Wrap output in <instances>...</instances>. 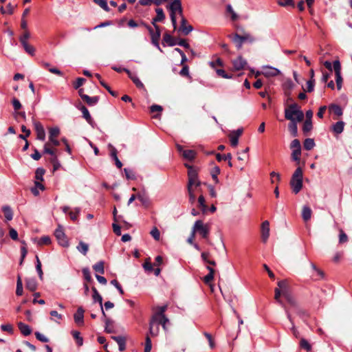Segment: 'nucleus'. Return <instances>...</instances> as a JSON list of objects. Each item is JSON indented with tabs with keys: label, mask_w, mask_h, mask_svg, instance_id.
<instances>
[{
	"label": "nucleus",
	"mask_w": 352,
	"mask_h": 352,
	"mask_svg": "<svg viewBox=\"0 0 352 352\" xmlns=\"http://www.w3.org/2000/svg\"><path fill=\"white\" fill-rule=\"evenodd\" d=\"M304 113L296 102L290 104L285 109V118L290 121H295L296 123L304 119Z\"/></svg>",
	"instance_id": "f257e3e1"
},
{
	"label": "nucleus",
	"mask_w": 352,
	"mask_h": 352,
	"mask_svg": "<svg viewBox=\"0 0 352 352\" xmlns=\"http://www.w3.org/2000/svg\"><path fill=\"white\" fill-rule=\"evenodd\" d=\"M231 39L238 50L241 49L245 43L252 45L256 41L254 36L248 32H245L243 35L236 33L231 37Z\"/></svg>",
	"instance_id": "f03ea898"
},
{
	"label": "nucleus",
	"mask_w": 352,
	"mask_h": 352,
	"mask_svg": "<svg viewBox=\"0 0 352 352\" xmlns=\"http://www.w3.org/2000/svg\"><path fill=\"white\" fill-rule=\"evenodd\" d=\"M303 173L301 167H298L293 173L291 180L290 186L293 192L295 194L298 193L302 188Z\"/></svg>",
	"instance_id": "7ed1b4c3"
},
{
	"label": "nucleus",
	"mask_w": 352,
	"mask_h": 352,
	"mask_svg": "<svg viewBox=\"0 0 352 352\" xmlns=\"http://www.w3.org/2000/svg\"><path fill=\"white\" fill-rule=\"evenodd\" d=\"M194 232H198L203 239H208L210 234L208 225L204 224L201 220H197L192 227Z\"/></svg>",
	"instance_id": "20e7f679"
},
{
	"label": "nucleus",
	"mask_w": 352,
	"mask_h": 352,
	"mask_svg": "<svg viewBox=\"0 0 352 352\" xmlns=\"http://www.w3.org/2000/svg\"><path fill=\"white\" fill-rule=\"evenodd\" d=\"M54 236L56 238L58 243L60 246L63 248L69 247V243L67 236L65 234L64 229L62 226H58V228L54 231Z\"/></svg>",
	"instance_id": "39448f33"
},
{
	"label": "nucleus",
	"mask_w": 352,
	"mask_h": 352,
	"mask_svg": "<svg viewBox=\"0 0 352 352\" xmlns=\"http://www.w3.org/2000/svg\"><path fill=\"white\" fill-rule=\"evenodd\" d=\"M333 70L335 71L336 74V82L337 89L340 90L342 85V77L341 75V64L338 59L335 60L333 62Z\"/></svg>",
	"instance_id": "423d86ee"
},
{
	"label": "nucleus",
	"mask_w": 352,
	"mask_h": 352,
	"mask_svg": "<svg viewBox=\"0 0 352 352\" xmlns=\"http://www.w3.org/2000/svg\"><path fill=\"white\" fill-rule=\"evenodd\" d=\"M160 330L159 324L157 323V318L155 316H153L149 322V330L148 333L152 336H156L158 335Z\"/></svg>",
	"instance_id": "0eeeda50"
},
{
	"label": "nucleus",
	"mask_w": 352,
	"mask_h": 352,
	"mask_svg": "<svg viewBox=\"0 0 352 352\" xmlns=\"http://www.w3.org/2000/svg\"><path fill=\"white\" fill-rule=\"evenodd\" d=\"M188 182L187 186H192L198 179V172L195 167H189V170H188Z\"/></svg>",
	"instance_id": "6e6552de"
},
{
	"label": "nucleus",
	"mask_w": 352,
	"mask_h": 352,
	"mask_svg": "<svg viewBox=\"0 0 352 352\" xmlns=\"http://www.w3.org/2000/svg\"><path fill=\"white\" fill-rule=\"evenodd\" d=\"M232 63L234 70L236 71L243 69L248 64L247 60L243 58L242 56H239L236 59L232 60Z\"/></svg>",
	"instance_id": "1a4fd4ad"
},
{
	"label": "nucleus",
	"mask_w": 352,
	"mask_h": 352,
	"mask_svg": "<svg viewBox=\"0 0 352 352\" xmlns=\"http://www.w3.org/2000/svg\"><path fill=\"white\" fill-rule=\"evenodd\" d=\"M34 129L36 133V138L41 141L45 140V132L42 124L39 122H34Z\"/></svg>",
	"instance_id": "9d476101"
},
{
	"label": "nucleus",
	"mask_w": 352,
	"mask_h": 352,
	"mask_svg": "<svg viewBox=\"0 0 352 352\" xmlns=\"http://www.w3.org/2000/svg\"><path fill=\"white\" fill-rule=\"evenodd\" d=\"M84 312H85V310L82 308V307H79L77 309L76 312L74 315V322L78 325L84 324Z\"/></svg>",
	"instance_id": "9b49d317"
},
{
	"label": "nucleus",
	"mask_w": 352,
	"mask_h": 352,
	"mask_svg": "<svg viewBox=\"0 0 352 352\" xmlns=\"http://www.w3.org/2000/svg\"><path fill=\"white\" fill-rule=\"evenodd\" d=\"M124 72L128 74L130 79L133 81V82L135 85V86L139 89H142L144 87V84L139 79L135 74L132 73L129 69H123Z\"/></svg>",
	"instance_id": "f8f14e48"
},
{
	"label": "nucleus",
	"mask_w": 352,
	"mask_h": 352,
	"mask_svg": "<svg viewBox=\"0 0 352 352\" xmlns=\"http://www.w3.org/2000/svg\"><path fill=\"white\" fill-rule=\"evenodd\" d=\"M270 236V223L268 221H265L261 225V238L262 241L265 243Z\"/></svg>",
	"instance_id": "ddd939ff"
},
{
	"label": "nucleus",
	"mask_w": 352,
	"mask_h": 352,
	"mask_svg": "<svg viewBox=\"0 0 352 352\" xmlns=\"http://www.w3.org/2000/svg\"><path fill=\"white\" fill-rule=\"evenodd\" d=\"M21 131L22 132L25 133V135H19V138L25 141V144L22 148V151H25L28 149L30 146L27 138L30 135L31 131L30 129H27V127L24 125L21 126Z\"/></svg>",
	"instance_id": "4468645a"
},
{
	"label": "nucleus",
	"mask_w": 352,
	"mask_h": 352,
	"mask_svg": "<svg viewBox=\"0 0 352 352\" xmlns=\"http://www.w3.org/2000/svg\"><path fill=\"white\" fill-rule=\"evenodd\" d=\"M283 89L285 90V95L289 97L288 100H292V98L290 97V95H291V91L294 87V83L293 82V81L291 79H289V78L287 79L284 82V83L283 85Z\"/></svg>",
	"instance_id": "2eb2a0df"
},
{
	"label": "nucleus",
	"mask_w": 352,
	"mask_h": 352,
	"mask_svg": "<svg viewBox=\"0 0 352 352\" xmlns=\"http://www.w3.org/2000/svg\"><path fill=\"white\" fill-rule=\"evenodd\" d=\"M111 339L118 343L120 351H124L126 349V338L124 336H113Z\"/></svg>",
	"instance_id": "dca6fc26"
},
{
	"label": "nucleus",
	"mask_w": 352,
	"mask_h": 352,
	"mask_svg": "<svg viewBox=\"0 0 352 352\" xmlns=\"http://www.w3.org/2000/svg\"><path fill=\"white\" fill-rule=\"evenodd\" d=\"M283 296L293 308L298 307V302L290 291H285L284 294H283Z\"/></svg>",
	"instance_id": "f3484780"
},
{
	"label": "nucleus",
	"mask_w": 352,
	"mask_h": 352,
	"mask_svg": "<svg viewBox=\"0 0 352 352\" xmlns=\"http://www.w3.org/2000/svg\"><path fill=\"white\" fill-rule=\"evenodd\" d=\"M187 20L185 17H182L181 19V25L179 28V31H182L184 35L189 34L192 30L193 27L191 25H186Z\"/></svg>",
	"instance_id": "a211bd4d"
},
{
	"label": "nucleus",
	"mask_w": 352,
	"mask_h": 352,
	"mask_svg": "<svg viewBox=\"0 0 352 352\" xmlns=\"http://www.w3.org/2000/svg\"><path fill=\"white\" fill-rule=\"evenodd\" d=\"M37 286L38 283L35 278H28L25 279V287L30 292L36 291Z\"/></svg>",
	"instance_id": "6ab92c4d"
},
{
	"label": "nucleus",
	"mask_w": 352,
	"mask_h": 352,
	"mask_svg": "<svg viewBox=\"0 0 352 352\" xmlns=\"http://www.w3.org/2000/svg\"><path fill=\"white\" fill-rule=\"evenodd\" d=\"M263 74L267 77L276 76L280 74V71L275 67L267 66Z\"/></svg>",
	"instance_id": "aec40b11"
},
{
	"label": "nucleus",
	"mask_w": 352,
	"mask_h": 352,
	"mask_svg": "<svg viewBox=\"0 0 352 352\" xmlns=\"http://www.w3.org/2000/svg\"><path fill=\"white\" fill-rule=\"evenodd\" d=\"M82 100H84L85 102H86V103L89 107H93L98 104V102L100 100V96H96L91 97V96L87 95V96H82Z\"/></svg>",
	"instance_id": "412c9836"
},
{
	"label": "nucleus",
	"mask_w": 352,
	"mask_h": 352,
	"mask_svg": "<svg viewBox=\"0 0 352 352\" xmlns=\"http://www.w3.org/2000/svg\"><path fill=\"white\" fill-rule=\"evenodd\" d=\"M344 122L340 120L331 126V129L336 134H340L344 131Z\"/></svg>",
	"instance_id": "4be33fe9"
},
{
	"label": "nucleus",
	"mask_w": 352,
	"mask_h": 352,
	"mask_svg": "<svg viewBox=\"0 0 352 352\" xmlns=\"http://www.w3.org/2000/svg\"><path fill=\"white\" fill-rule=\"evenodd\" d=\"M17 325H18L19 329L20 330L21 333L23 336H28L31 334L32 329L29 325H28L22 322H18Z\"/></svg>",
	"instance_id": "5701e85b"
},
{
	"label": "nucleus",
	"mask_w": 352,
	"mask_h": 352,
	"mask_svg": "<svg viewBox=\"0 0 352 352\" xmlns=\"http://www.w3.org/2000/svg\"><path fill=\"white\" fill-rule=\"evenodd\" d=\"M182 7V1L181 0H173L170 5L168 6V8L170 10V14H176L177 10L179 8H181Z\"/></svg>",
	"instance_id": "b1692460"
},
{
	"label": "nucleus",
	"mask_w": 352,
	"mask_h": 352,
	"mask_svg": "<svg viewBox=\"0 0 352 352\" xmlns=\"http://www.w3.org/2000/svg\"><path fill=\"white\" fill-rule=\"evenodd\" d=\"M329 110L330 112H333L335 115L338 116H341L343 114L342 108L339 104L335 103L329 104Z\"/></svg>",
	"instance_id": "393cba45"
},
{
	"label": "nucleus",
	"mask_w": 352,
	"mask_h": 352,
	"mask_svg": "<svg viewBox=\"0 0 352 352\" xmlns=\"http://www.w3.org/2000/svg\"><path fill=\"white\" fill-rule=\"evenodd\" d=\"M163 41L170 47H173L177 45V39L168 33H165L164 34Z\"/></svg>",
	"instance_id": "a878e982"
},
{
	"label": "nucleus",
	"mask_w": 352,
	"mask_h": 352,
	"mask_svg": "<svg viewBox=\"0 0 352 352\" xmlns=\"http://www.w3.org/2000/svg\"><path fill=\"white\" fill-rule=\"evenodd\" d=\"M76 108L82 112L83 118H85L86 120H91V116L89 110L85 105L79 103L78 105H76Z\"/></svg>",
	"instance_id": "bb28decb"
},
{
	"label": "nucleus",
	"mask_w": 352,
	"mask_h": 352,
	"mask_svg": "<svg viewBox=\"0 0 352 352\" xmlns=\"http://www.w3.org/2000/svg\"><path fill=\"white\" fill-rule=\"evenodd\" d=\"M91 289L93 292L92 298H93L94 302H98L100 304V307H102L103 305L102 296L99 294V292H98V290L96 289V288L95 287H93L91 288Z\"/></svg>",
	"instance_id": "cd10ccee"
},
{
	"label": "nucleus",
	"mask_w": 352,
	"mask_h": 352,
	"mask_svg": "<svg viewBox=\"0 0 352 352\" xmlns=\"http://www.w3.org/2000/svg\"><path fill=\"white\" fill-rule=\"evenodd\" d=\"M2 211L4 214L6 221H11L13 218V212L12 208L9 206H3L2 207Z\"/></svg>",
	"instance_id": "c85d7f7f"
},
{
	"label": "nucleus",
	"mask_w": 352,
	"mask_h": 352,
	"mask_svg": "<svg viewBox=\"0 0 352 352\" xmlns=\"http://www.w3.org/2000/svg\"><path fill=\"white\" fill-rule=\"evenodd\" d=\"M311 209L307 206H304L302 210V217L304 221H307L311 219Z\"/></svg>",
	"instance_id": "c756f323"
},
{
	"label": "nucleus",
	"mask_w": 352,
	"mask_h": 352,
	"mask_svg": "<svg viewBox=\"0 0 352 352\" xmlns=\"http://www.w3.org/2000/svg\"><path fill=\"white\" fill-rule=\"evenodd\" d=\"M288 129L292 137L298 136V126L297 123H296L295 121H290V122L288 124Z\"/></svg>",
	"instance_id": "7c9ffc66"
},
{
	"label": "nucleus",
	"mask_w": 352,
	"mask_h": 352,
	"mask_svg": "<svg viewBox=\"0 0 352 352\" xmlns=\"http://www.w3.org/2000/svg\"><path fill=\"white\" fill-rule=\"evenodd\" d=\"M137 199L142 204V205L145 206H148L149 205V198L144 192L142 193L138 192L137 194Z\"/></svg>",
	"instance_id": "2f4dec72"
},
{
	"label": "nucleus",
	"mask_w": 352,
	"mask_h": 352,
	"mask_svg": "<svg viewBox=\"0 0 352 352\" xmlns=\"http://www.w3.org/2000/svg\"><path fill=\"white\" fill-rule=\"evenodd\" d=\"M117 153H118V151L116 150V148H113L112 150L111 151V157H112V159L115 161V164H116V166L118 168H121L122 166V163L121 162V161L118 159V155H117Z\"/></svg>",
	"instance_id": "473e14b6"
},
{
	"label": "nucleus",
	"mask_w": 352,
	"mask_h": 352,
	"mask_svg": "<svg viewBox=\"0 0 352 352\" xmlns=\"http://www.w3.org/2000/svg\"><path fill=\"white\" fill-rule=\"evenodd\" d=\"M182 156L186 160H188L189 161H192L195 158L196 153L193 150H190V149L185 150V151H183Z\"/></svg>",
	"instance_id": "72a5a7b5"
},
{
	"label": "nucleus",
	"mask_w": 352,
	"mask_h": 352,
	"mask_svg": "<svg viewBox=\"0 0 352 352\" xmlns=\"http://www.w3.org/2000/svg\"><path fill=\"white\" fill-rule=\"evenodd\" d=\"M275 295H274V299L276 302L281 307H285V304L283 302V301L280 299V296H283L282 291H280L278 288H275L274 289Z\"/></svg>",
	"instance_id": "f704fd0d"
},
{
	"label": "nucleus",
	"mask_w": 352,
	"mask_h": 352,
	"mask_svg": "<svg viewBox=\"0 0 352 352\" xmlns=\"http://www.w3.org/2000/svg\"><path fill=\"white\" fill-rule=\"evenodd\" d=\"M71 333L75 339L76 344L81 346L83 344V338L80 336V333L78 331H72Z\"/></svg>",
	"instance_id": "c9c22d12"
},
{
	"label": "nucleus",
	"mask_w": 352,
	"mask_h": 352,
	"mask_svg": "<svg viewBox=\"0 0 352 352\" xmlns=\"http://www.w3.org/2000/svg\"><path fill=\"white\" fill-rule=\"evenodd\" d=\"M104 262L100 261L93 265V269L96 272L103 274L104 273Z\"/></svg>",
	"instance_id": "e433bc0d"
},
{
	"label": "nucleus",
	"mask_w": 352,
	"mask_h": 352,
	"mask_svg": "<svg viewBox=\"0 0 352 352\" xmlns=\"http://www.w3.org/2000/svg\"><path fill=\"white\" fill-rule=\"evenodd\" d=\"M151 36V40H153L154 37L160 38L161 30L160 29H153L151 26L147 27L146 29Z\"/></svg>",
	"instance_id": "4c0bfd02"
},
{
	"label": "nucleus",
	"mask_w": 352,
	"mask_h": 352,
	"mask_svg": "<svg viewBox=\"0 0 352 352\" xmlns=\"http://www.w3.org/2000/svg\"><path fill=\"white\" fill-rule=\"evenodd\" d=\"M221 170L220 168L218 166H215L211 170H210V175L212 178V179L214 181L215 184H218L219 182V180L218 179V175L220 173Z\"/></svg>",
	"instance_id": "58836bf2"
},
{
	"label": "nucleus",
	"mask_w": 352,
	"mask_h": 352,
	"mask_svg": "<svg viewBox=\"0 0 352 352\" xmlns=\"http://www.w3.org/2000/svg\"><path fill=\"white\" fill-rule=\"evenodd\" d=\"M315 145L314 140L312 138H306L303 143L304 148L307 151L313 149Z\"/></svg>",
	"instance_id": "ea45409f"
},
{
	"label": "nucleus",
	"mask_w": 352,
	"mask_h": 352,
	"mask_svg": "<svg viewBox=\"0 0 352 352\" xmlns=\"http://www.w3.org/2000/svg\"><path fill=\"white\" fill-rule=\"evenodd\" d=\"M23 293V283L21 276H17L16 294L18 296H22Z\"/></svg>",
	"instance_id": "a19ab883"
},
{
	"label": "nucleus",
	"mask_w": 352,
	"mask_h": 352,
	"mask_svg": "<svg viewBox=\"0 0 352 352\" xmlns=\"http://www.w3.org/2000/svg\"><path fill=\"white\" fill-rule=\"evenodd\" d=\"M312 121L305 120L302 125V131L304 135H307L309 132H310L312 130Z\"/></svg>",
	"instance_id": "79ce46f5"
},
{
	"label": "nucleus",
	"mask_w": 352,
	"mask_h": 352,
	"mask_svg": "<svg viewBox=\"0 0 352 352\" xmlns=\"http://www.w3.org/2000/svg\"><path fill=\"white\" fill-rule=\"evenodd\" d=\"M50 162L53 165V172L56 171L61 166L60 162L58 160L57 155H55L54 157H51V158L50 159Z\"/></svg>",
	"instance_id": "37998d69"
},
{
	"label": "nucleus",
	"mask_w": 352,
	"mask_h": 352,
	"mask_svg": "<svg viewBox=\"0 0 352 352\" xmlns=\"http://www.w3.org/2000/svg\"><path fill=\"white\" fill-rule=\"evenodd\" d=\"M76 248L83 255H86L89 250V245L83 241H80Z\"/></svg>",
	"instance_id": "c03bdc74"
},
{
	"label": "nucleus",
	"mask_w": 352,
	"mask_h": 352,
	"mask_svg": "<svg viewBox=\"0 0 352 352\" xmlns=\"http://www.w3.org/2000/svg\"><path fill=\"white\" fill-rule=\"evenodd\" d=\"M45 173V170L42 167H38L35 171V179L37 181H43V176Z\"/></svg>",
	"instance_id": "a18cd8bd"
},
{
	"label": "nucleus",
	"mask_w": 352,
	"mask_h": 352,
	"mask_svg": "<svg viewBox=\"0 0 352 352\" xmlns=\"http://www.w3.org/2000/svg\"><path fill=\"white\" fill-rule=\"evenodd\" d=\"M277 285L278 287V288L280 289V291H282V294H284L285 291V292L290 291L289 288L288 287V285H287V280H281L278 282Z\"/></svg>",
	"instance_id": "49530a36"
},
{
	"label": "nucleus",
	"mask_w": 352,
	"mask_h": 352,
	"mask_svg": "<svg viewBox=\"0 0 352 352\" xmlns=\"http://www.w3.org/2000/svg\"><path fill=\"white\" fill-rule=\"evenodd\" d=\"M217 74L221 77V78H226V79H231L233 78V75L232 74H228V73H226V72L223 69H214Z\"/></svg>",
	"instance_id": "de8ad7c7"
},
{
	"label": "nucleus",
	"mask_w": 352,
	"mask_h": 352,
	"mask_svg": "<svg viewBox=\"0 0 352 352\" xmlns=\"http://www.w3.org/2000/svg\"><path fill=\"white\" fill-rule=\"evenodd\" d=\"M124 172L125 176L127 179H131V180L136 179L135 173L133 170L128 168H124Z\"/></svg>",
	"instance_id": "09e8293b"
},
{
	"label": "nucleus",
	"mask_w": 352,
	"mask_h": 352,
	"mask_svg": "<svg viewBox=\"0 0 352 352\" xmlns=\"http://www.w3.org/2000/svg\"><path fill=\"white\" fill-rule=\"evenodd\" d=\"M300 155L301 150L294 149L292 153V159L294 162H297V164H299L300 161Z\"/></svg>",
	"instance_id": "8fccbe9b"
},
{
	"label": "nucleus",
	"mask_w": 352,
	"mask_h": 352,
	"mask_svg": "<svg viewBox=\"0 0 352 352\" xmlns=\"http://www.w3.org/2000/svg\"><path fill=\"white\" fill-rule=\"evenodd\" d=\"M296 314L301 318H305L309 317V313L307 311H306L304 309H302L300 307L299 305L298 304L297 307H294Z\"/></svg>",
	"instance_id": "3c124183"
},
{
	"label": "nucleus",
	"mask_w": 352,
	"mask_h": 352,
	"mask_svg": "<svg viewBox=\"0 0 352 352\" xmlns=\"http://www.w3.org/2000/svg\"><path fill=\"white\" fill-rule=\"evenodd\" d=\"M21 45L26 53L31 56H34L35 54V48L32 45H30L28 43H23Z\"/></svg>",
	"instance_id": "603ef678"
},
{
	"label": "nucleus",
	"mask_w": 352,
	"mask_h": 352,
	"mask_svg": "<svg viewBox=\"0 0 352 352\" xmlns=\"http://www.w3.org/2000/svg\"><path fill=\"white\" fill-rule=\"evenodd\" d=\"M198 203L199 204V207L201 208V211L205 213L208 210V207L206 204V200L204 197L201 195L198 198Z\"/></svg>",
	"instance_id": "864d4df0"
},
{
	"label": "nucleus",
	"mask_w": 352,
	"mask_h": 352,
	"mask_svg": "<svg viewBox=\"0 0 352 352\" xmlns=\"http://www.w3.org/2000/svg\"><path fill=\"white\" fill-rule=\"evenodd\" d=\"M94 2L100 6L106 12L110 11L107 0H94Z\"/></svg>",
	"instance_id": "5fc2aeb1"
},
{
	"label": "nucleus",
	"mask_w": 352,
	"mask_h": 352,
	"mask_svg": "<svg viewBox=\"0 0 352 352\" xmlns=\"http://www.w3.org/2000/svg\"><path fill=\"white\" fill-rule=\"evenodd\" d=\"M82 272L83 274V277L85 280L87 282H92L93 279L91 276L90 270L89 267H84L82 270Z\"/></svg>",
	"instance_id": "6e6d98bb"
},
{
	"label": "nucleus",
	"mask_w": 352,
	"mask_h": 352,
	"mask_svg": "<svg viewBox=\"0 0 352 352\" xmlns=\"http://www.w3.org/2000/svg\"><path fill=\"white\" fill-rule=\"evenodd\" d=\"M300 346L302 349H305L307 352H309L311 350V345L305 338H302L300 340Z\"/></svg>",
	"instance_id": "4d7b16f0"
},
{
	"label": "nucleus",
	"mask_w": 352,
	"mask_h": 352,
	"mask_svg": "<svg viewBox=\"0 0 352 352\" xmlns=\"http://www.w3.org/2000/svg\"><path fill=\"white\" fill-rule=\"evenodd\" d=\"M36 270L38 274L39 278L41 280H42L43 273L42 268H41V263L38 256H36Z\"/></svg>",
	"instance_id": "13d9d810"
},
{
	"label": "nucleus",
	"mask_w": 352,
	"mask_h": 352,
	"mask_svg": "<svg viewBox=\"0 0 352 352\" xmlns=\"http://www.w3.org/2000/svg\"><path fill=\"white\" fill-rule=\"evenodd\" d=\"M216 159L218 162H221L222 160H231L232 159V155L231 153H228L225 155H221L220 153L216 154Z\"/></svg>",
	"instance_id": "bf43d9fd"
},
{
	"label": "nucleus",
	"mask_w": 352,
	"mask_h": 352,
	"mask_svg": "<svg viewBox=\"0 0 352 352\" xmlns=\"http://www.w3.org/2000/svg\"><path fill=\"white\" fill-rule=\"evenodd\" d=\"M348 241V236L342 229L339 230V243H344Z\"/></svg>",
	"instance_id": "052dcab7"
},
{
	"label": "nucleus",
	"mask_w": 352,
	"mask_h": 352,
	"mask_svg": "<svg viewBox=\"0 0 352 352\" xmlns=\"http://www.w3.org/2000/svg\"><path fill=\"white\" fill-rule=\"evenodd\" d=\"M100 85L107 90V91L113 97L118 96V93L115 91H113L111 87L104 81L100 80Z\"/></svg>",
	"instance_id": "680f3d73"
},
{
	"label": "nucleus",
	"mask_w": 352,
	"mask_h": 352,
	"mask_svg": "<svg viewBox=\"0 0 352 352\" xmlns=\"http://www.w3.org/2000/svg\"><path fill=\"white\" fill-rule=\"evenodd\" d=\"M60 133V129L58 126L52 127L49 130V137L56 138Z\"/></svg>",
	"instance_id": "e2e57ef3"
},
{
	"label": "nucleus",
	"mask_w": 352,
	"mask_h": 352,
	"mask_svg": "<svg viewBox=\"0 0 352 352\" xmlns=\"http://www.w3.org/2000/svg\"><path fill=\"white\" fill-rule=\"evenodd\" d=\"M74 210L75 212L71 211L69 212V217L73 221H76L78 219V215L80 212V208H75Z\"/></svg>",
	"instance_id": "0e129e2a"
},
{
	"label": "nucleus",
	"mask_w": 352,
	"mask_h": 352,
	"mask_svg": "<svg viewBox=\"0 0 352 352\" xmlns=\"http://www.w3.org/2000/svg\"><path fill=\"white\" fill-rule=\"evenodd\" d=\"M156 12V18L160 21H162L165 19V14L163 11V9L161 8H157L155 9Z\"/></svg>",
	"instance_id": "69168bd1"
},
{
	"label": "nucleus",
	"mask_w": 352,
	"mask_h": 352,
	"mask_svg": "<svg viewBox=\"0 0 352 352\" xmlns=\"http://www.w3.org/2000/svg\"><path fill=\"white\" fill-rule=\"evenodd\" d=\"M51 243V238L49 236H43L38 242V245H49Z\"/></svg>",
	"instance_id": "338daca9"
},
{
	"label": "nucleus",
	"mask_w": 352,
	"mask_h": 352,
	"mask_svg": "<svg viewBox=\"0 0 352 352\" xmlns=\"http://www.w3.org/2000/svg\"><path fill=\"white\" fill-rule=\"evenodd\" d=\"M151 235L153 237V239L156 241H159L160 239V232L157 229V228L154 227L151 231L150 232Z\"/></svg>",
	"instance_id": "774afa93"
}]
</instances>
